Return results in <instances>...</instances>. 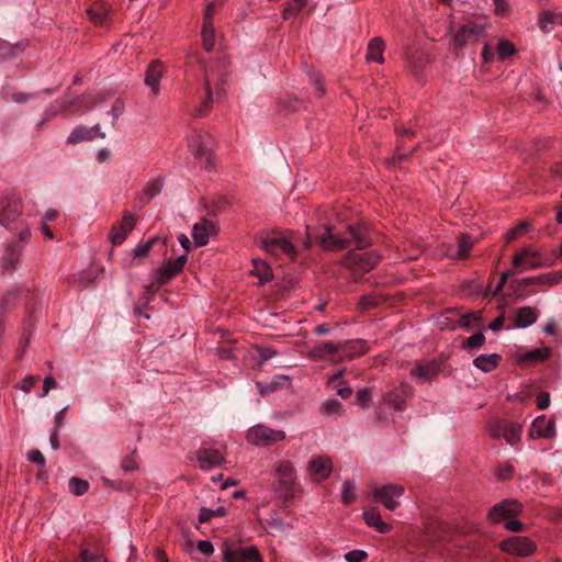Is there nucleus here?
Instances as JSON below:
<instances>
[{
    "instance_id": "nucleus-1",
    "label": "nucleus",
    "mask_w": 562,
    "mask_h": 562,
    "mask_svg": "<svg viewBox=\"0 0 562 562\" xmlns=\"http://www.w3.org/2000/svg\"><path fill=\"white\" fill-rule=\"evenodd\" d=\"M317 240L325 250H340L351 245L357 250L350 251L344 259V265L357 272H368L379 262V255L373 251H362V248L369 245V239L362 228H355L349 225L342 236L335 233L333 227H326L325 233L317 237Z\"/></svg>"
},
{
    "instance_id": "nucleus-2",
    "label": "nucleus",
    "mask_w": 562,
    "mask_h": 562,
    "mask_svg": "<svg viewBox=\"0 0 562 562\" xmlns=\"http://www.w3.org/2000/svg\"><path fill=\"white\" fill-rule=\"evenodd\" d=\"M302 245L304 248H308L311 245V235L308 227H306V239L300 240L299 236L289 232L286 234H278L268 237L263 240V248L272 255H286L290 258H294L297 254L299 246Z\"/></svg>"
},
{
    "instance_id": "nucleus-3",
    "label": "nucleus",
    "mask_w": 562,
    "mask_h": 562,
    "mask_svg": "<svg viewBox=\"0 0 562 562\" xmlns=\"http://www.w3.org/2000/svg\"><path fill=\"white\" fill-rule=\"evenodd\" d=\"M188 147L202 168L210 170L214 167V139L207 132L193 131L188 137Z\"/></svg>"
},
{
    "instance_id": "nucleus-4",
    "label": "nucleus",
    "mask_w": 562,
    "mask_h": 562,
    "mask_svg": "<svg viewBox=\"0 0 562 562\" xmlns=\"http://www.w3.org/2000/svg\"><path fill=\"white\" fill-rule=\"evenodd\" d=\"M307 357L314 361L336 363L352 359L355 353H349L344 342L322 341L308 351Z\"/></svg>"
},
{
    "instance_id": "nucleus-5",
    "label": "nucleus",
    "mask_w": 562,
    "mask_h": 562,
    "mask_svg": "<svg viewBox=\"0 0 562 562\" xmlns=\"http://www.w3.org/2000/svg\"><path fill=\"white\" fill-rule=\"evenodd\" d=\"M246 439L252 446L269 447L284 440L285 432L265 425H256L248 429Z\"/></svg>"
},
{
    "instance_id": "nucleus-6",
    "label": "nucleus",
    "mask_w": 562,
    "mask_h": 562,
    "mask_svg": "<svg viewBox=\"0 0 562 562\" xmlns=\"http://www.w3.org/2000/svg\"><path fill=\"white\" fill-rule=\"evenodd\" d=\"M276 479L278 481V492L284 499L293 497V486L296 480V470L293 462L289 460L281 461L276 468Z\"/></svg>"
},
{
    "instance_id": "nucleus-7",
    "label": "nucleus",
    "mask_w": 562,
    "mask_h": 562,
    "mask_svg": "<svg viewBox=\"0 0 562 562\" xmlns=\"http://www.w3.org/2000/svg\"><path fill=\"white\" fill-rule=\"evenodd\" d=\"M222 562H263V559L255 546L235 547L225 543Z\"/></svg>"
},
{
    "instance_id": "nucleus-8",
    "label": "nucleus",
    "mask_w": 562,
    "mask_h": 562,
    "mask_svg": "<svg viewBox=\"0 0 562 562\" xmlns=\"http://www.w3.org/2000/svg\"><path fill=\"white\" fill-rule=\"evenodd\" d=\"M404 494V487L398 484H386L372 488V497L390 510L400 506V498Z\"/></svg>"
},
{
    "instance_id": "nucleus-9",
    "label": "nucleus",
    "mask_w": 562,
    "mask_h": 562,
    "mask_svg": "<svg viewBox=\"0 0 562 562\" xmlns=\"http://www.w3.org/2000/svg\"><path fill=\"white\" fill-rule=\"evenodd\" d=\"M486 29V20L469 21L457 30L454 42L460 47L465 46L471 42L477 41L485 33Z\"/></svg>"
},
{
    "instance_id": "nucleus-10",
    "label": "nucleus",
    "mask_w": 562,
    "mask_h": 562,
    "mask_svg": "<svg viewBox=\"0 0 562 562\" xmlns=\"http://www.w3.org/2000/svg\"><path fill=\"white\" fill-rule=\"evenodd\" d=\"M138 217L130 211H125L121 221L116 222L110 232L109 239L112 245H121L134 229Z\"/></svg>"
},
{
    "instance_id": "nucleus-11",
    "label": "nucleus",
    "mask_w": 562,
    "mask_h": 562,
    "mask_svg": "<svg viewBox=\"0 0 562 562\" xmlns=\"http://www.w3.org/2000/svg\"><path fill=\"white\" fill-rule=\"evenodd\" d=\"M522 509V506L515 499H504L494 505L488 514L487 519L491 524H499L503 519L517 516Z\"/></svg>"
},
{
    "instance_id": "nucleus-12",
    "label": "nucleus",
    "mask_w": 562,
    "mask_h": 562,
    "mask_svg": "<svg viewBox=\"0 0 562 562\" xmlns=\"http://www.w3.org/2000/svg\"><path fill=\"white\" fill-rule=\"evenodd\" d=\"M499 547L504 552L518 557H528L536 550V544L532 540L520 536L502 541Z\"/></svg>"
},
{
    "instance_id": "nucleus-13",
    "label": "nucleus",
    "mask_w": 562,
    "mask_h": 562,
    "mask_svg": "<svg viewBox=\"0 0 562 562\" xmlns=\"http://www.w3.org/2000/svg\"><path fill=\"white\" fill-rule=\"evenodd\" d=\"M331 472L333 462L328 457L313 456L307 463V473L313 481H324L330 476Z\"/></svg>"
},
{
    "instance_id": "nucleus-14",
    "label": "nucleus",
    "mask_w": 562,
    "mask_h": 562,
    "mask_svg": "<svg viewBox=\"0 0 562 562\" xmlns=\"http://www.w3.org/2000/svg\"><path fill=\"white\" fill-rule=\"evenodd\" d=\"M539 252L530 247L521 249L513 257L514 272H525L541 267L538 261Z\"/></svg>"
},
{
    "instance_id": "nucleus-15",
    "label": "nucleus",
    "mask_w": 562,
    "mask_h": 562,
    "mask_svg": "<svg viewBox=\"0 0 562 562\" xmlns=\"http://www.w3.org/2000/svg\"><path fill=\"white\" fill-rule=\"evenodd\" d=\"M411 386L406 383H400L385 392L383 395V401L385 404L392 406L393 408L403 411L405 409L406 400L411 396Z\"/></svg>"
},
{
    "instance_id": "nucleus-16",
    "label": "nucleus",
    "mask_w": 562,
    "mask_h": 562,
    "mask_svg": "<svg viewBox=\"0 0 562 562\" xmlns=\"http://www.w3.org/2000/svg\"><path fill=\"white\" fill-rule=\"evenodd\" d=\"M22 212V201L19 198H3L0 200V222L9 225L14 222Z\"/></svg>"
},
{
    "instance_id": "nucleus-17",
    "label": "nucleus",
    "mask_w": 562,
    "mask_h": 562,
    "mask_svg": "<svg viewBox=\"0 0 562 562\" xmlns=\"http://www.w3.org/2000/svg\"><path fill=\"white\" fill-rule=\"evenodd\" d=\"M216 233L217 228L215 223L205 218L195 223L192 228L194 244L199 247L206 245L210 237L216 235Z\"/></svg>"
},
{
    "instance_id": "nucleus-18",
    "label": "nucleus",
    "mask_w": 562,
    "mask_h": 562,
    "mask_svg": "<svg viewBox=\"0 0 562 562\" xmlns=\"http://www.w3.org/2000/svg\"><path fill=\"white\" fill-rule=\"evenodd\" d=\"M199 467L202 470H212L224 461L223 454L217 449L202 448L195 452Z\"/></svg>"
},
{
    "instance_id": "nucleus-19",
    "label": "nucleus",
    "mask_w": 562,
    "mask_h": 562,
    "mask_svg": "<svg viewBox=\"0 0 562 562\" xmlns=\"http://www.w3.org/2000/svg\"><path fill=\"white\" fill-rule=\"evenodd\" d=\"M95 136L104 138L105 134L101 132L99 124L92 127L83 125L76 126L67 137L68 144H78L85 140H92Z\"/></svg>"
},
{
    "instance_id": "nucleus-20",
    "label": "nucleus",
    "mask_w": 562,
    "mask_h": 562,
    "mask_svg": "<svg viewBox=\"0 0 562 562\" xmlns=\"http://www.w3.org/2000/svg\"><path fill=\"white\" fill-rule=\"evenodd\" d=\"M530 438H551L554 436V420L548 419L546 416L537 417L528 432Z\"/></svg>"
},
{
    "instance_id": "nucleus-21",
    "label": "nucleus",
    "mask_w": 562,
    "mask_h": 562,
    "mask_svg": "<svg viewBox=\"0 0 562 562\" xmlns=\"http://www.w3.org/2000/svg\"><path fill=\"white\" fill-rule=\"evenodd\" d=\"M165 74L162 64L158 60L151 61L145 74V83L150 88L153 94L157 95L160 91V79Z\"/></svg>"
},
{
    "instance_id": "nucleus-22",
    "label": "nucleus",
    "mask_w": 562,
    "mask_h": 562,
    "mask_svg": "<svg viewBox=\"0 0 562 562\" xmlns=\"http://www.w3.org/2000/svg\"><path fill=\"white\" fill-rule=\"evenodd\" d=\"M363 519L368 526L373 527L380 533H387L392 530V526L382 520L378 508L372 507L364 509Z\"/></svg>"
},
{
    "instance_id": "nucleus-23",
    "label": "nucleus",
    "mask_w": 562,
    "mask_h": 562,
    "mask_svg": "<svg viewBox=\"0 0 562 562\" xmlns=\"http://www.w3.org/2000/svg\"><path fill=\"white\" fill-rule=\"evenodd\" d=\"M538 319V314L533 307L522 306L516 310L515 326L517 328H527L533 325Z\"/></svg>"
},
{
    "instance_id": "nucleus-24",
    "label": "nucleus",
    "mask_w": 562,
    "mask_h": 562,
    "mask_svg": "<svg viewBox=\"0 0 562 562\" xmlns=\"http://www.w3.org/2000/svg\"><path fill=\"white\" fill-rule=\"evenodd\" d=\"M440 371V363L436 360L427 361L424 364H418L412 374L423 381H428L436 376Z\"/></svg>"
},
{
    "instance_id": "nucleus-25",
    "label": "nucleus",
    "mask_w": 562,
    "mask_h": 562,
    "mask_svg": "<svg viewBox=\"0 0 562 562\" xmlns=\"http://www.w3.org/2000/svg\"><path fill=\"white\" fill-rule=\"evenodd\" d=\"M291 385V380L289 375H276L271 382L261 383L258 382L257 386L261 395H267L271 392H274L279 389L289 387Z\"/></svg>"
},
{
    "instance_id": "nucleus-26",
    "label": "nucleus",
    "mask_w": 562,
    "mask_h": 562,
    "mask_svg": "<svg viewBox=\"0 0 562 562\" xmlns=\"http://www.w3.org/2000/svg\"><path fill=\"white\" fill-rule=\"evenodd\" d=\"M384 48L385 44L381 37L372 38L368 44L367 60L382 64L384 61Z\"/></svg>"
},
{
    "instance_id": "nucleus-27",
    "label": "nucleus",
    "mask_w": 562,
    "mask_h": 562,
    "mask_svg": "<svg viewBox=\"0 0 562 562\" xmlns=\"http://www.w3.org/2000/svg\"><path fill=\"white\" fill-rule=\"evenodd\" d=\"M501 360L497 353L481 355L473 360V364L483 372H491L494 370Z\"/></svg>"
},
{
    "instance_id": "nucleus-28",
    "label": "nucleus",
    "mask_w": 562,
    "mask_h": 562,
    "mask_svg": "<svg viewBox=\"0 0 562 562\" xmlns=\"http://www.w3.org/2000/svg\"><path fill=\"white\" fill-rule=\"evenodd\" d=\"M162 189V181L155 179L149 181L144 188L143 192L138 195V200L142 205L148 203L153 198L158 195Z\"/></svg>"
},
{
    "instance_id": "nucleus-29",
    "label": "nucleus",
    "mask_w": 562,
    "mask_h": 562,
    "mask_svg": "<svg viewBox=\"0 0 562 562\" xmlns=\"http://www.w3.org/2000/svg\"><path fill=\"white\" fill-rule=\"evenodd\" d=\"M178 273H180V270H176L171 259H169L156 271V281L159 284H165Z\"/></svg>"
},
{
    "instance_id": "nucleus-30",
    "label": "nucleus",
    "mask_w": 562,
    "mask_h": 562,
    "mask_svg": "<svg viewBox=\"0 0 562 562\" xmlns=\"http://www.w3.org/2000/svg\"><path fill=\"white\" fill-rule=\"evenodd\" d=\"M551 348L550 347H541L536 348L533 350H530L524 355L520 356V360L524 362H542L547 360L551 356Z\"/></svg>"
},
{
    "instance_id": "nucleus-31",
    "label": "nucleus",
    "mask_w": 562,
    "mask_h": 562,
    "mask_svg": "<svg viewBox=\"0 0 562 562\" xmlns=\"http://www.w3.org/2000/svg\"><path fill=\"white\" fill-rule=\"evenodd\" d=\"M475 244V239L470 235H461L459 237L458 248L454 255H452L456 259H464L469 256L471 249Z\"/></svg>"
},
{
    "instance_id": "nucleus-32",
    "label": "nucleus",
    "mask_w": 562,
    "mask_h": 562,
    "mask_svg": "<svg viewBox=\"0 0 562 562\" xmlns=\"http://www.w3.org/2000/svg\"><path fill=\"white\" fill-rule=\"evenodd\" d=\"M522 427L517 423H507L504 429L503 437L510 446H515L521 437Z\"/></svg>"
},
{
    "instance_id": "nucleus-33",
    "label": "nucleus",
    "mask_w": 562,
    "mask_h": 562,
    "mask_svg": "<svg viewBox=\"0 0 562 562\" xmlns=\"http://www.w3.org/2000/svg\"><path fill=\"white\" fill-rule=\"evenodd\" d=\"M20 291L11 289L0 296V313L7 314L16 303Z\"/></svg>"
},
{
    "instance_id": "nucleus-34",
    "label": "nucleus",
    "mask_w": 562,
    "mask_h": 562,
    "mask_svg": "<svg viewBox=\"0 0 562 562\" xmlns=\"http://www.w3.org/2000/svg\"><path fill=\"white\" fill-rule=\"evenodd\" d=\"M202 42L203 47L211 52L215 47V31L213 24H206L202 26Z\"/></svg>"
},
{
    "instance_id": "nucleus-35",
    "label": "nucleus",
    "mask_w": 562,
    "mask_h": 562,
    "mask_svg": "<svg viewBox=\"0 0 562 562\" xmlns=\"http://www.w3.org/2000/svg\"><path fill=\"white\" fill-rule=\"evenodd\" d=\"M20 252L13 247H8L5 254L2 259V269L3 271H10L13 269L14 265L19 261Z\"/></svg>"
},
{
    "instance_id": "nucleus-36",
    "label": "nucleus",
    "mask_w": 562,
    "mask_h": 562,
    "mask_svg": "<svg viewBox=\"0 0 562 562\" xmlns=\"http://www.w3.org/2000/svg\"><path fill=\"white\" fill-rule=\"evenodd\" d=\"M497 56L499 60H505L516 53V48L508 40H501L496 47Z\"/></svg>"
},
{
    "instance_id": "nucleus-37",
    "label": "nucleus",
    "mask_w": 562,
    "mask_h": 562,
    "mask_svg": "<svg viewBox=\"0 0 562 562\" xmlns=\"http://www.w3.org/2000/svg\"><path fill=\"white\" fill-rule=\"evenodd\" d=\"M69 490L74 495L81 496L88 492L89 483L86 480L74 476L69 480Z\"/></svg>"
},
{
    "instance_id": "nucleus-38",
    "label": "nucleus",
    "mask_w": 562,
    "mask_h": 562,
    "mask_svg": "<svg viewBox=\"0 0 562 562\" xmlns=\"http://www.w3.org/2000/svg\"><path fill=\"white\" fill-rule=\"evenodd\" d=\"M158 240H160V238L158 236H155V237L149 238L145 243L138 244L133 250L134 257H136V258L146 257L148 255L149 250L151 249V247L154 246V244L157 243Z\"/></svg>"
},
{
    "instance_id": "nucleus-39",
    "label": "nucleus",
    "mask_w": 562,
    "mask_h": 562,
    "mask_svg": "<svg viewBox=\"0 0 562 562\" xmlns=\"http://www.w3.org/2000/svg\"><path fill=\"white\" fill-rule=\"evenodd\" d=\"M225 514H226V510L222 506L216 508L215 510L209 509L206 507H202L200 509V514H199L198 520H199L200 524H203V522L209 521L210 519H212L215 516H224Z\"/></svg>"
},
{
    "instance_id": "nucleus-40",
    "label": "nucleus",
    "mask_w": 562,
    "mask_h": 562,
    "mask_svg": "<svg viewBox=\"0 0 562 562\" xmlns=\"http://www.w3.org/2000/svg\"><path fill=\"white\" fill-rule=\"evenodd\" d=\"M356 499V487L350 481H345L341 490V501L344 504H351Z\"/></svg>"
},
{
    "instance_id": "nucleus-41",
    "label": "nucleus",
    "mask_w": 562,
    "mask_h": 562,
    "mask_svg": "<svg viewBox=\"0 0 562 562\" xmlns=\"http://www.w3.org/2000/svg\"><path fill=\"white\" fill-rule=\"evenodd\" d=\"M344 344L347 345V351L355 353V357L363 355L368 350L367 342L363 340L345 341Z\"/></svg>"
},
{
    "instance_id": "nucleus-42",
    "label": "nucleus",
    "mask_w": 562,
    "mask_h": 562,
    "mask_svg": "<svg viewBox=\"0 0 562 562\" xmlns=\"http://www.w3.org/2000/svg\"><path fill=\"white\" fill-rule=\"evenodd\" d=\"M485 344V336L483 333H477L469 337L463 344L464 349L480 348Z\"/></svg>"
},
{
    "instance_id": "nucleus-43",
    "label": "nucleus",
    "mask_w": 562,
    "mask_h": 562,
    "mask_svg": "<svg viewBox=\"0 0 562 562\" xmlns=\"http://www.w3.org/2000/svg\"><path fill=\"white\" fill-rule=\"evenodd\" d=\"M506 422L494 420L487 426V431L492 438H501L504 435Z\"/></svg>"
},
{
    "instance_id": "nucleus-44",
    "label": "nucleus",
    "mask_w": 562,
    "mask_h": 562,
    "mask_svg": "<svg viewBox=\"0 0 562 562\" xmlns=\"http://www.w3.org/2000/svg\"><path fill=\"white\" fill-rule=\"evenodd\" d=\"M321 409L326 415H335L340 412L341 404L337 400H327L322 404Z\"/></svg>"
},
{
    "instance_id": "nucleus-45",
    "label": "nucleus",
    "mask_w": 562,
    "mask_h": 562,
    "mask_svg": "<svg viewBox=\"0 0 562 562\" xmlns=\"http://www.w3.org/2000/svg\"><path fill=\"white\" fill-rule=\"evenodd\" d=\"M254 266H255L254 273L256 276H258L261 281H266L269 279V277L271 274L270 269L265 262H262L260 260H254Z\"/></svg>"
},
{
    "instance_id": "nucleus-46",
    "label": "nucleus",
    "mask_w": 562,
    "mask_h": 562,
    "mask_svg": "<svg viewBox=\"0 0 562 562\" xmlns=\"http://www.w3.org/2000/svg\"><path fill=\"white\" fill-rule=\"evenodd\" d=\"M560 282L557 273H544L536 277V284L539 285H554Z\"/></svg>"
},
{
    "instance_id": "nucleus-47",
    "label": "nucleus",
    "mask_w": 562,
    "mask_h": 562,
    "mask_svg": "<svg viewBox=\"0 0 562 562\" xmlns=\"http://www.w3.org/2000/svg\"><path fill=\"white\" fill-rule=\"evenodd\" d=\"M371 403V394L369 390L362 389L357 392L356 404L361 407H369Z\"/></svg>"
},
{
    "instance_id": "nucleus-48",
    "label": "nucleus",
    "mask_w": 562,
    "mask_h": 562,
    "mask_svg": "<svg viewBox=\"0 0 562 562\" xmlns=\"http://www.w3.org/2000/svg\"><path fill=\"white\" fill-rule=\"evenodd\" d=\"M529 222H521L517 226L510 228L505 236L507 243L515 239L521 232H524L527 227H529Z\"/></svg>"
},
{
    "instance_id": "nucleus-49",
    "label": "nucleus",
    "mask_w": 562,
    "mask_h": 562,
    "mask_svg": "<svg viewBox=\"0 0 562 562\" xmlns=\"http://www.w3.org/2000/svg\"><path fill=\"white\" fill-rule=\"evenodd\" d=\"M368 558V553L363 550H352L345 554L347 562H363Z\"/></svg>"
},
{
    "instance_id": "nucleus-50",
    "label": "nucleus",
    "mask_w": 562,
    "mask_h": 562,
    "mask_svg": "<svg viewBox=\"0 0 562 562\" xmlns=\"http://www.w3.org/2000/svg\"><path fill=\"white\" fill-rule=\"evenodd\" d=\"M40 375H31L27 378H24L19 387L24 391L25 393L31 392V390L34 387V385L38 382Z\"/></svg>"
},
{
    "instance_id": "nucleus-51",
    "label": "nucleus",
    "mask_w": 562,
    "mask_h": 562,
    "mask_svg": "<svg viewBox=\"0 0 562 562\" xmlns=\"http://www.w3.org/2000/svg\"><path fill=\"white\" fill-rule=\"evenodd\" d=\"M306 2H307V0H294L293 4L288 7L283 11V18L289 19L290 16H292L294 14V12L300 11L306 4Z\"/></svg>"
},
{
    "instance_id": "nucleus-52",
    "label": "nucleus",
    "mask_w": 562,
    "mask_h": 562,
    "mask_svg": "<svg viewBox=\"0 0 562 562\" xmlns=\"http://www.w3.org/2000/svg\"><path fill=\"white\" fill-rule=\"evenodd\" d=\"M27 460L40 467L45 465V458L43 453L37 449H33L27 452Z\"/></svg>"
},
{
    "instance_id": "nucleus-53",
    "label": "nucleus",
    "mask_w": 562,
    "mask_h": 562,
    "mask_svg": "<svg viewBox=\"0 0 562 562\" xmlns=\"http://www.w3.org/2000/svg\"><path fill=\"white\" fill-rule=\"evenodd\" d=\"M481 316H482L481 312L465 314L461 318V325L463 327H471L474 323H476L481 319Z\"/></svg>"
},
{
    "instance_id": "nucleus-54",
    "label": "nucleus",
    "mask_w": 562,
    "mask_h": 562,
    "mask_svg": "<svg viewBox=\"0 0 562 562\" xmlns=\"http://www.w3.org/2000/svg\"><path fill=\"white\" fill-rule=\"evenodd\" d=\"M535 284H536V277H527V278H524V279H519V280H514V281H512V283H510V288H512L514 291H517V290H519L521 286L535 285Z\"/></svg>"
},
{
    "instance_id": "nucleus-55",
    "label": "nucleus",
    "mask_w": 562,
    "mask_h": 562,
    "mask_svg": "<svg viewBox=\"0 0 562 562\" xmlns=\"http://www.w3.org/2000/svg\"><path fill=\"white\" fill-rule=\"evenodd\" d=\"M205 90H206V99L203 103V106L207 108L209 104L214 101L213 90H212V86H211V75H210L209 70H206V72H205Z\"/></svg>"
},
{
    "instance_id": "nucleus-56",
    "label": "nucleus",
    "mask_w": 562,
    "mask_h": 562,
    "mask_svg": "<svg viewBox=\"0 0 562 562\" xmlns=\"http://www.w3.org/2000/svg\"><path fill=\"white\" fill-rule=\"evenodd\" d=\"M198 550L206 557H211L214 552V546L209 540H199L196 543Z\"/></svg>"
},
{
    "instance_id": "nucleus-57",
    "label": "nucleus",
    "mask_w": 562,
    "mask_h": 562,
    "mask_svg": "<svg viewBox=\"0 0 562 562\" xmlns=\"http://www.w3.org/2000/svg\"><path fill=\"white\" fill-rule=\"evenodd\" d=\"M514 468L509 463H505L497 469V476L499 480H508L513 476Z\"/></svg>"
},
{
    "instance_id": "nucleus-58",
    "label": "nucleus",
    "mask_w": 562,
    "mask_h": 562,
    "mask_svg": "<svg viewBox=\"0 0 562 562\" xmlns=\"http://www.w3.org/2000/svg\"><path fill=\"white\" fill-rule=\"evenodd\" d=\"M553 23H554V18H553L552 13L543 12L540 15L539 26H540L541 30L548 31L549 30V25H552Z\"/></svg>"
},
{
    "instance_id": "nucleus-59",
    "label": "nucleus",
    "mask_w": 562,
    "mask_h": 562,
    "mask_svg": "<svg viewBox=\"0 0 562 562\" xmlns=\"http://www.w3.org/2000/svg\"><path fill=\"white\" fill-rule=\"evenodd\" d=\"M359 305L362 310H368L378 305V299L370 295H364L360 299Z\"/></svg>"
},
{
    "instance_id": "nucleus-60",
    "label": "nucleus",
    "mask_w": 562,
    "mask_h": 562,
    "mask_svg": "<svg viewBox=\"0 0 562 562\" xmlns=\"http://www.w3.org/2000/svg\"><path fill=\"white\" fill-rule=\"evenodd\" d=\"M56 385H57V383H56L55 379L52 375H47L44 379L43 390H42V393L40 396L41 397L46 396L52 389L56 387Z\"/></svg>"
},
{
    "instance_id": "nucleus-61",
    "label": "nucleus",
    "mask_w": 562,
    "mask_h": 562,
    "mask_svg": "<svg viewBox=\"0 0 562 562\" xmlns=\"http://www.w3.org/2000/svg\"><path fill=\"white\" fill-rule=\"evenodd\" d=\"M123 112L124 103L121 100H116L110 110V114L112 115L113 120L116 121Z\"/></svg>"
},
{
    "instance_id": "nucleus-62",
    "label": "nucleus",
    "mask_w": 562,
    "mask_h": 562,
    "mask_svg": "<svg viewBox=\"0 0 562 562\" xmlns=\"http://www.w3.org/2000/svg\"><path fill=\"white\" fill-rule=\"evenodd\" d=\"M277 355V351L271 347H263L259 349V359L261 362L268 361Z\"/></svg>"
},
{
    "instance_id": "nucleus-63",
    "label": "nucleus",
    "mask_w": 562,
    "mask_h": 562,
    "mask_svg": "<svg viewBox=\"0 0 562 562\" xmlns=\"http://www.w3.org/2000/svg\"><path fill=\"white\" fill-rule=\"evenodd\" d=\"M495 13L497 15H505L509 11V5L506 0H493Z\"/></svg>"
},
{
    "instance_id": "nucleus-64",
    "label": "nucleus",
    "mask_w": 562,
    "mask_h": 562,
    "mask_svg": "<svg viewBox=\"0 0 562 562\" xmlns=\"http://www.w3.org/2000/svg\"><path fill=\"white\" fill-rule=\"evenodd\" d=\"M550 405V395L547 392H541L537 397V406L539 409H546Z\"/></svg>"
}]
</instances>
